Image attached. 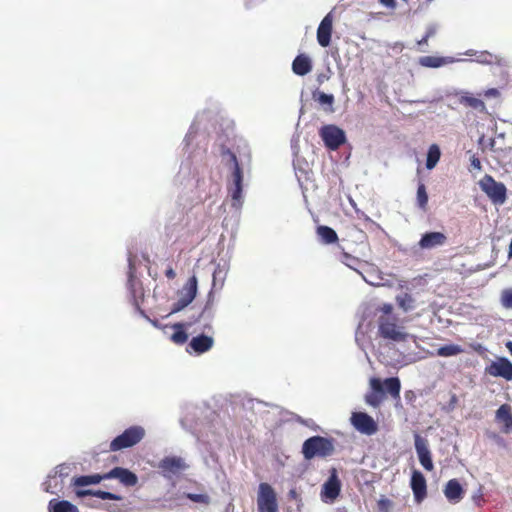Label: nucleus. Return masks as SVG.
Returning <instances> with one entry per match:
<instances>
[{"mask_svg":"<svg viewBox=\"0 0 512 512\" xmlns=\"http://www.w3.org/2000/svg\"><path fill=\"white\" fill-rule=\"evenodd\" d=\"M334 450L333 440L322 436H312L306 439L302 445V454L306 460L331 456Z\"/></svg>","mask_w":512,"mask_h":512,"instance_id":"nucleus-1","label":"nucleus"},{"mask_svg":"<svg viewBox=\"0 0 512 512\" xmlns=\"http://www.w3.org/2000/svg\"><path fill=\"white\" fill-rule=\"evenodd\" d=\"M146 435L144 427L132 425L116 436L109 445L110 451L117 452L140 443Z\"/></svg>","mask_w":512,"mask_h":512,"instance_id":"nucleus-2","label":"nucleus"},{"mask_svg":"<svg viewBox=\"0 0 512 512\" xmlns=\"http://www.w3.org/2000/svg\"><path fill=\"white\" fill-rule=\"evenodd\" d=\"M378 334L381 338L395 343L404 342L409 336L404 327L398 325L397 319L391 316L379 317Z\"/></svg>","mask_w":512,"mask_h":512,"instance_id":"nucleus-3","label":"nucleus"},{"mask_svg":"<svg viewBox=\"0 0 512 512\" xmlns=\"http://www.w3.org/2000/svg\"><path fill=\"white\" fill-rule=\"evenodd\" d=\"M480 189L495 205H503L507 200V188L497 182L491 175L485 174L478 182Z\"/></svg>","mask_w":512,"mask_h":512,"instance_id":"nucleus-4","label":"nucleus"},{"mask_svg":"<svg viewBox=\"0 0 512 512\" xmlns=\"http://www.w3.org/2000/svg\"><path fill=\"white\" fill-rule=\"evenodd\" d=\"M231 160L233 161V171L231 175L229 193L231 196L232 206L236 209H240L243 202V172L235 154L231 153Z\"/></svg>","mask_w":512,"mask_h":512,"instance_id":"nucleus-5","label":"nucleus"},{"mask_svg":"<svg viewBox=\"0 0 512 512\" xmlns=\"http://www.w3.org/2000/svg\"><path fill=\"white\" fill-rule=\"evenodd\" d=\"M198 291L196 276L190 277L184 286L177 292V300L172 304L171 314L178 313L185 309L195 299Z\"/></svg>","mask_w":512,"mask_h":512,"instance_id":"nucleus-6","label":"nucleus"},{"mask_svg":"<svg viewBox=\"0 0 512 512\" xmlns=\"http://www.w3.org/2000/svg\"><path fill=\"white\" fill-rule=\"evenodd\" d=\"M319 136L325 146L333 151L346 142L344 130L333 124L323 125L319 130Z\"/></svg>","mask_w":512,"mask_h":512,"instance_id":"nucleus-7","label":"nucleus"},{"mask_svg":"<svg viewBox=\"0 0 512 512\" xmlns=\"http://www.w3.org/2000/svg\"><path fill=\"white\" fill-rule=\"evenodd\" d=\"M258 512H278L277 497L268 483H260L257 495Z\"/></svg>","mask_w":512,"mask_h":512,"instance_id":"nucleus-8","label":"nucleus"},{"mask_svg":"<svg viewBox=\"0 0 512 512\" xmlns=\"http://www.w3.org/2000/svg\"><path fill=\"white\" fill-rule=\"evenodd\" d=\"M189 464L180 456H166L158 463L163 477L171 478L189 469Z\"/></svg>","mask_w":512,"mask_h":512,"instance_id":"nucleus-9","label":"nucleus"},{"mask_svg":"<svg viewBox=\"0 0 512 512\" xmlns=\"http://www.w3.org/2000/svg\"><path fill=\"white\" fill-rule=\"evenodd\" d=\"M350 422L358 432L368 436L375 434L378 430L376 421L365 412H353Z\"/></svg>","mask_w":512,"mask_h":512,"instance_id":"nucleus-10","label":"nucleus"},{"mask_svg":"<svg viewBox=\"0 0 512 512\" xmlns=\"http://www.w3.org/2000/svg\"><path fill=\"white\" fill-rule=\"evenodd\" d=\"M485 373L493 377L512 380V362L506 357H499L485 368Z\"/></svg>","mask_w":512,"mask_h":512,"instance_id":"nucleus-11","label":"nucleus"},{"mask_svg":"<svg viewBox=\"0 0 512 512\" xmlns=\"http://www.w3.org/2000/svg\"><path fill=\"white\" fill-rule=\"evenodd\" d=\"M414 446L420 464L423 466L425 470L431 471L434 465L427 439L423 438L422 436L416 433L414 435Z\"/></svg>","mask_w":512,"mask_h":512,"instance_id":"nucleus-12","label":"nucleus"},{"mask_svg":"<svg viewBox=\"0 0 512 512\" xmlns=\"http://www.w3.org/2000/svg\"><path fill=\"white\" fill-rule=\"evenodd\" d=\"M108 479H117L125 487H133L138 483V476L131 470L123 467H114L105 473Z\"/></svg>","mask_w":512,"mask_h":512,"instance_id":"nucleus-13","label":"nucleus"},{"mask_svg":"<svg viewBox=\"0 0 512 512\" xmlns=\"http://www.w3.org/2000/svg\"><path fill=\"white\" fill-rule=\"evenodd\" d=\"M214 345V338L206 334H199L191 338L188 343L187 352L198 355L209 351Z\"/></svg>","mask_w":512,"mask_h":512,"instance_id":"nucleus-14","label":"nucleus"},{"mask_svg":"<svg viewBox=\"0 0 512 512\" xmlns=\"http://www.w3.org/2000/svg\"><path fill=\"white\" fill-rule=\"evenodd\" d=\"M333 25L332 11L325 15L317 28V41L321 47H327L331 42Z\"/></svg>","mask_w":512,"mask_h":512,"instance_id":"nucleus-15","label":"nucleus"},{"mask_svg":"<svg viewBox=\"0 0 512 512\" xmlns=\"http://www.w3.org/2000/svg\"><path fill=\"white\" fill-rule=\"evenodd\" d=\"M410 487L413 491L414 499L417 503H421L427 495V484L424 475L414 470L411 475Z\"/></svg>","mask_w":512,"mask_h":512,"instance_id":"nucleus-16","label":"nucleus"},{"mask_svg":"<svg viewBox=\"0 0 512 512\" xmlns=\"http://www.w3.org/2000/svg\"><path fill=\"white\" fill-rule=\"evenodd\" d=\"M466 61L465 58H455L451 56H422L419 58L418 63L426 68H440L448 64Z\"/></svg>","mask_w":512,"mask_h":512,"instance_id":"nucleus-17","label":"nucleus"},{"mask_svg":"<svg viewBox=\"0 0 512 512\" xmlns=\"http://www.w3.org/2000/svg\"><path fill=\"white\" fill-rule=\"evenodd\" d=\"M341 483L335 474H332L323 484L321 498L326 503L333 502L339 495Z\"/></svg>","mask_w":512,"mask_h":512,"instance_id":"nucleus-18","label":"nucleus"},{"mask_svg":"<svg viewBox=\"0 0 512 512\" xmlns=\"http://www.w3.org/2000/svg\"><path fill=\"white\" fill-rule=\"evenodd\" d=\"M446 241V236L442 232H426L418 242V247L422 250H430L442 246Z\"/></svg>","mask_w":512,"mask_h":512,"instance_id":"nucleus-19","label":"nucleus"},{"mask_svg":"<svg viewBox=\"0 0 512 512\" xmlns=\"http://www.w3.org/2000/svg\"><path fill=\"white\" fill-rule=\"evenodd\" d=\"M443 493L450 503H459L464 495V489L457 479L449 480L443 490Z\"/></svg>","mask_w":512,"mask_h":512,"instance_id":"nucleus-20","label":"nucleus"},{"mask_svg":"<svg viewBox=\"0 0 512 512\" xmlns=\"http://www.w3.org/2000/svg\"><path fill=\"white\" fill-rule=\"evenodd\" d=\"M370 387L372 391L365 396V401L368 405L376 408L383 400V385L380 379L372 378Z\"/></svg>","mask_w":512,"mask_h":512,"instance_id":"nucleus-21","label":"nucleus"},{"mask_svg":"<svg viewBox=\"0 0 512 512\" xmlns=\"http://www.w3.org/2000/svg\"><path fill=\"white\" fill-rule=\"evenodd\" d=\"M463 55L470 56V57L475 56L474 59H467L468 60L467 62L474 61L476 63L483 64V65H492V64L500 63V58L497 55H493L492 53H490L488 51L477 52L473 49H469V50H466L463 53Z\"/></svg>","mask_w":512,"mask_h":512,"instance_id":"nucleus-22","label":"nucleus"},{"mask_svg":"<svg viewBox=\"0 0 512 512\" xmlns=\"http://www.w3.org/2000/svg\"><path fill=\"white\" fill-rule=\"evenodd\" d=\"M312 70V60L306 54L297 55L292 62V71L298 76H305Z\"/></svg>","mask_w":512,"mask_h":512,"instance_id":"nucleus-23","label":"nucleus"},{"mask_svg":"<svg viewBox=\"0 0 512 512\" xmlns=\"http://www.w3.org/2000/svg\"><path fill=\"white\" fill-rule=\"evenodd\" d=\"M76 496L79 498H85L87 496L97 497L102 500H114L120 501L122 500V496L118 494H114L107 491L102 490H93V489H78L76 490Z\"/></svg>","mask_w":512,"mask_h":512,"instance_id":"nucleus-24","label":"nucleus"},{"mask_svg":"<svg viewBox=\"0 0 512 512\" xmlns=\"http://www.w3.org/2000/svg\"><path fill=\"white\" fill-rule=\"evenodd\" d=\"M48 512H79L76 505L68 500L51 499L48 503Z\"/></svg>","mask_w":512,"mask_h":512,"instance_id":"nucleus-25","label":"nucleus"},{"mask_svg":"<svg viewBox=\"0 0 512 512\" xmlns=\"http://www.w3.org/2000/svg\"><path fill=\"white\" fill-rule=\"evenodd\" d=\"M102 480H107L104 474H91L74 477L72 479V485L76 487H84L89 485H95L100 483Z\"/></svg>","mask_w":512,"mask_h":512,"instance_id":"nucleus-26","label":"nucleus"},{"mask_svg":"<svg viewBox=\"0 0 512 512\" xmlns=\"http://www.w3.org/2000/svg\"><path fill=\"white\" fill-rule=\"evenodd\" d=\"M313 99L317 101L326 112L333 113L335 111L334 104V96L332 94H327L316 90L313 92Z\"/></svg>","mask_w":512,"mask_h":512,"instance_id":"nucleus-27","label":"nucleus"},{"mask_svg":"<svg viewBox=\"0 0 512 512\" xmlns=\"http://www.w3.org/2000/svg\"><path fill=\"white\" fill-rule=\"evenodd\" d=\"M228 271L229 265L226 262L217 264L213 272V287L218 285L221 289L224 286Z\"/></svg>","mask_w":512,"mask_h":512,"instance_id":"nucleus-28","label":"nucleus"},{"mask_svg":"<svg viewBox=\"0 0 512 512\" xmlns=\"http://www.w3.org/2000/svg\"><path fill=\"white\" fill-rule=\"evenodd\" d=\"M383 391L385 390L393 398L400 397L401 383L398 377H389L382 382Z\"/></svg>","mask_w":512,"mask_h":512,"instance_id":"nucleus-29","label":"nucleus"},{"mask_svg":"<svg viewBox=\"0 0 512 512\" xmlns=\"http://www.w3.org/2000/svg\"><path fill=\"white\" fill-rule=\"evenodd\" d=\"M396 302L404 312H409L416 308V300L411 294L406 292L398 294L396 296Z\"/></svg>","mask_w":512,"mask_h":512,"instance_id":"nucleus-30","label":"nucleus"},{"mask_svg":"<svg viewBox=\"0 0 512 512\" xmlns=\"http://www.w3.org/2000/svg\"><path fill=\"white\" fill-rule=\"evenodd\" d=\"M317 234L325 244H332L338 240L337 233L329 226L321 225L317 227Z\"/></svg>","mask_w":512,"mask_h":512,"instance_id":"nucleus-31","label":"nucleus"},{"mask_svg":"<svg viewBox=\"0 0 512 512\" xmlns=\"http://www.w3.org/2000/svg\"><path fill=\"white\" fill-rule=\"evenodd\" d=\"M440 157L441 151L439 146L437 144L430 145L427 151L426 168L432 170L439 162Z\"/></svg>","mask_w":512,"mask_h":512,"instance_id":"nucleus-32","label":"nucleus"},{"mask_svg":"<svg viewBox=\"0 0 512 512\" xmlns=\"http://www.w3.org/2000/svg\"><path fill=\"white\" fill-rule=\"evenodd\" d=\"M370 328V323H365V320L362 319L359 323H358V326H357V329L355 331V341L358 345V347L365 352V355L366 357L368 356L367 355V352L365 351V348H364V337L367 333V331L369 330Z\"/></svg>","mask_w":512,"mask_h":512,"instance_id":"nucleus-33","label":"nucleus"},{"mask_svg":"<svg viewBox=\"0 0 512 512\" xmlns=\"http://www.w3.org/2000/svg\"><path fill=\"white\" fill-rule=\"evenodd\" d=\"M460 103L465 104L480 112H484L486 110V106L481 99L470 96L468 93H464L461 96Z\"/></svg>","mask_w":512,"mask_h":512,"instance_id":"nucleus-34","label":"nucleus"},{"mask_svg":"<svg viewBox=\"0 0 512 512\" xmlns=\"http://www.w3.org/2000/svg\"><path fill=\"white\" fill-rule=\"evenodd\" d=\"M341 262L345 264L347 267L353 269L354 271L358 272L363 280L371 285H375L373 282H370L365 278V276L358 270V266L360 265L359 259L349 255L348 253H343Z\"/></svg>","mask_w":512,"mask_h":512,"instance_id":"nucleus-35","label":"nucleus"},{"mask_svg":"<svg viewBox=\"0 0 512 512\" xmlns=\"http://www.w3.org/2000/svg\"><path fill=\"white\" fill-rule=\"evenodd\" d=\"M213 300H214V296H213V291L211 290L208 294V300H207L203 310L199 314L198 318L195 319V322L199 321V319H201V318H206L208 320H211L214 317Z\"/></svg>","mask_w":512,"mask_h":512,"instance_id":"nucleus-36","label":"nucleus"},{"mask_svg":"<svg viewBox=\"0 0 512 512\" xmlns=\"http://www.w3.org/2000/svg\"><path fill=\"white\" fill-rule=\"evenodd\" d=\"M463 349L461 346L456 344H448L441 346L437 350V355L441 357H451L462 353Z\"/></svg>","mask_w":512,"mask_h":512,"instance_id":"nucleus-37","label":"nucleus"},{"mask_svg":"<svg viewBox=\"0 0 512 512\" xmlns=\"http://www.w3.org/2000/svg\"><path fill=\"white\" fill-rule=\"evenodd\" d=\"M52 474H49L47 480L43 483V488L47 493L57 494V492L62 488V481L58 480V478L51 477Z\"/></svg>","mask_w":512,"mask_h":512,"instance_id":"nucleus-38","label":"nucleus"},{"mask_svg":"<svg viewBox=\"0 0 512 512\" xmlns=\"http://www.w3.org/2000/svg\"><path fill=\"white\" fill-rule=\"evenodd\" d=\"M71 472V466L69 464H60L50 473L54 478H59L63 482V479L68 477Z\"/></svg>","mask_w":512,"mask_h":512,"instance_id":"nucleus-39","label":"nucleus"},{"mask_svg":"<svg viewBox=\"0 0 512 512\" xmlns=\"http://www.w3.org/2000/svg\"><path fill=\"white\" fill-rule=\"evenodd\" d=\"M171 339L176 344H184L187 339L188 335L187 333L182 329V324H176L175 325V331L171 336Z\"/></svg>","mask_w":512,"mask_h":512,"instance_id":"nucleus-40","label":"nucleus"},{"mask_svg":"<svg viewBox=\"0 0 512 512\" xmlns=\"http://www.w3.org/2000/svg\"><path fill=\"white\" fill-rule=\"evenodd\" d=\"M186 498L192 502L208 505L210 503V497L205 493H186Z\"/></svg>","mask_w":512,"mask_h":512,"instance_id":"nucleus-41","label":"nucleus"},{"mask_svg":"<svg viewBox=\"0 0 512 512\" xmlns=\"http://www.w3.org/2000/svg\"><path fill=\"white\" fill-rule=\"evenodd\" d=\"M511 417L510 407L507 404L501 405L496 411V419L498 421L505 423Z\"/></svg>","mask_w":512,"mask_h":512,"instance_id":"nucleus-42","label":"nucleus"},{"mask_svg":"<svg viewBox=\"0 0 512 512\" xmlns=\"http://www.w3.org/2000/svg\"><path fill=\"white\" fill-rule=\"evenodd\" d=\"M417 202L419 207L425 208L428 202V195L424 184H419L417 188Z\"/></svg>","mask_w":512,"mask_h":512,"instance_id":"nucleus-43","label":"nucleus"},{"mask_svg":"<svg viewBox=\"0 0 512 512\" xmlns=\"http://www.w3.org/2000/svg\"><path fill=\"white\" fill-rule=\"evenodd\" d=\"M501 305L506 309H512V289H504L502 291Z\"/></svg>","mask_w":512,"mask_h":512,"instance_id":"nucleus-44","label":"nucleus"},{"mask_svg":"<svg viewBox=\"0 0 512 512\" xmlns=\"http://www.w3.org/2000/svg\"><path fill=\"white\" fill-rule=\"evenodd\" d=\"M90 506L95 508H101L106 510L107 512H124V509L118 505V504H96V503H89Z\"/></svg>","mask_w":512,"mask_h":512,"instance_id":"nucleus-45","label":"nucleus"},{"mask_svg":"<svg viewBox=\"0 0 512 512\" xmlns=\"http://www.w3.org/2000/svg\"><path fill=\"white\" fill-rule=\"evenodd\" d=\"M470 165L473 169H476L479 171L482 169V165H481L479 158L476 157L474 154L471 155V157H470Z\"/></svg>","mask_w":512,"mask_h":512,"instance_id":"nucleus-46","label":"nucleus"},{"mask_svg":"<svg viewBox=\"0 0 512 512\" xmlns=\"http://www.w3.org/2000/svg\"><path fill=\"white\" fill-rule=\"evenodd\" d=\"M194 127L195 125H191L188 133L186 134L185 138H184V143L186 146H189L190 145V142H191V138H192V135L194 133Z\"/></svg>","mask_w":512,"mask_h":512,"instance_id":"nucleus-47","label":"nucleus"},{"mask_svg":"<svg viewBox=\"0 0 512 512\" xmlns=\"http://www.w3.org/2000/svg\"><path fill=\"white\" fill-rule=\"evenodd\" d=\"M378 505L380 510L387 511L390 501L388 499H381L379 500Z\"/></svg>","mask_w":512,"mask_h":512,"instance_id":"nucleus-48","label":"nucleus"},{"mask_svg":"<svg viewBox=\"0 0 512 512\" xmlns=\"http://www.w3.org/2000/svg\"><path fill=\"white\" fill-rule=\"evenodd\" d=\"M503 432L504 433H510L512 432V417L509 418L505 423H504V426H503Z\"/></svg>","mask_w":512,"mask_h":512,"instance_id":"nucleus-49","label":"nucleus"},{"mask_svg":"<svg viewBox=\"0 0 512 512\" xmlns=\"http://www.w3.org/2000/svg\"><path fill=\"white\" fill-rule=\"evenodd\" d=\"M165 276L169 279H173L175 278L176 276V272L175 270L173 269V267L169 266L166 270H165Z\"/></svg>","mask_w":512,"mask_h":512,"instance_id":"nucleus-50","label":"nucleus"},{"mask_svg":"<svg viewBox=\"0 0 512 512\" xmlns=\"http://www.w3.org/2000/svg\"><path fill=\"white\" fill-rule=\"evenodd\" d=\"M499 446H505V440L498 434L493 433L491 436Z\"/></svg>","mask_w":512,"mask_h":512,"instance_id":"nucleus-51","label":"nucleus"},{"mask_svg":"<svg viewBox=\"0 0 512 512\" xmlns=\"http://www.w3.org/2000/svg\"><path fill=\"white\" fill-rule=\"evenodd\" d=\"M436 30H437L436 25L428 26L427 31H426L427 37H429V38L433 37L435 35V33H436Z\"/></svg>","mask_w":512,"mask_h":512,"instance_id":"nucleus-52","label":"nucleus"},{"mask_svg":"<svg viewBox=\"0 0 512 512\" xmlns=\"http://www.w3.org/2000/svg\"><path fill=\"white\" fill-rule=\"evenodd\" d=\"M381 4L389 8H395L396 1L395 0H379Z\"/></svg>","mask_w":512,"mask_h":512,"instance_id":"nucleus-53","label":"nucleus"},{"mask_svg":"<svg viewBox=\"0 0 512 512\" xmlns=\"http://www.w3.org/2000/svg\"><path fill=\"white\" fill-rule=\"evenodd\" d=\"M381 311L385 314L384 316H389L392 311V306L390 304H384L381 307Z\"/></svg>","mask_w":512,"mask_h":512,"instance_id":"nucleus-54","label":"nucleus"},{"mask_svg":"<svg viewBox=\"0 0 512 512\" xmlns=\"http://www.w3.org/2000/svg\"><path fill=\"white\" fill-rule=\"evenodd\" d=\"M498 94H499V92L495 88H491L486 91V96H489V97H496V96H498Z\"/></svg>","mask_w":512,"mask_h":512,"instance_id":"nucleus-55","label":"nucleus"},{"mask_svg":"<svg viewBox=\"0 0 512 512\" xmlns=\"http://www.w3.org/2000/svg\"><path fill=\"white\" fill-rule=\"evenodd\" d=\"M456 404H457V397H456V395H452V396H451V399H450V401H449V407H450V409H451V410H452V409H454Z\"/></svg>","mask_w":512,"mask_h":512,"instance_id":"nucleus-56","label":"nucleus"},{"mask_svg":"<svg viewBox=\"0 0 512 512\" xmlns=\"http://www.w3.org/2000/svg\"><path fill=\"white\" fill-rule=\"evenodd\" d=\"M289 497L292 498V499H297L298 497V493L296 492L295 489H291L288 493Z\"/></svg>","mask_w":512,"mask_h":512,"instance_id":"nucleus-57","label":"nucleus"},{"mask_svg":"<svg viewBox=\"0 0 512 512\" xmlns=\"http://www.w3.org/2000/svg\"><path fill=\"white\" fill-rule=\"evenodd\" d=\"M428 39H429V37H427V35L425 34V36L420 41H418V45L427 44Z\"/></svg>","mask_w":512,"mask_h":512,"instance_id":"nucleus-58","label":"nucleus"},{"mask_svg":"<svg viewBox=\"0 0 512 512\" xmlns=\"http://www.w3.org/2000/svg\"><path fill=\"white\" fill-rule=\"evenodd\" d=\"M505 346L508 349L509 353L512 355V341H507Z\"/></svg>","mask_w":512,"mask_h":512,"instance_id":"nucleus-59","label":"nucleus"},{"mask_svg":"<svg viewBox=\"0 0 512 512\" xmlns=\"http://www.w3.org/2000/svg\"><path fill=\"white\" fill-rule=\"evenodd\" d=\"M494 146H495V140H494V139H490V141H489V147H490L491 149H494Z\"/></svg>","mask_w":512,"mask_h":512,"instance_id":"nucleus-60","label":"nucleus"}]
</instances>
